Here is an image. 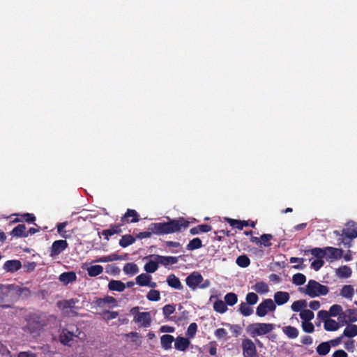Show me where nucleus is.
<instances>
[{
    "instance_id": "nucleus-1",
    "label": "nucleus",
    "mask_w": 357,
    "mask_h": 357,
    "mask_svg": "<svg viewBox=\"0 0 357 357\" xmlns=\"http://www.w3.org/2000/svg\"><path fill=\"white\" fill-rule=\"evenodd\" d=\"M188 224L184 218H179L167 222L153 223L150 225L149 230L155 234H171L178 231L182 228H187Z\"/></svg>"
},
{
    "instance_id": "nucleus-2",
    "label": "nucleus",
    "mask_w": 357,
    "mask_h": 357,
    "mask_svg": "<svg viewBox=\"0 0 357 357\" xmlns=\"http://www.w3.org/2000/svg\"><path fill=\"white\" fill-rule=\"evenodd\" d=\"M298 291L310 298H316L327 295L329 288L314 280H310L306 285L299 287Z\"/></svg>"
},
{
    "instance_id": "nucleus-3",
    "label": "nucleus",
    "mask_w": 357,
    "mask_h": 357,
    "mask_svg": "<svg viewBox=\"0 0 357 357\" xmlns=\"http://www.w3.org/2000/svg\"><path fill=\"white\" fill-rule=\"evenodd\" d=\"M186 285L192 291L197 289H204L211 286V282L208 279H204L198 271L191 273L185 278Z\"/></svg>"
},
{
    "instance_id": "nucleus-4",
    "label": "nucleus",
    "mask_w": 357,
    "mask_h": 357,
    "mask_svg": "<svg viewBox=\"0 0 357 357\" xmlns=\"http://www.w3.org/2000/svg\"><path fill=\"white\" fill-rule=\"evenodd\" d=\"M274 329L275 325L269 323H255L248 326V331L252 337L268 334Z\"/></svg>"
},
{
    "instance_id": "nucleus-5",
    "label": "nucleus",
    "mask_w": 357,
    "mask_h": 357,
    "mask_svg": "<svg viewBox=\"0 0 357 357\" xmlns=\"http://www.w3.org/2000/svg\"><path fill=\"white\" fill-rule=\"evenodd\" d=\"M139 307H135L131 310L134 314V321L140 327L148 328L151 324V315L149 312H138Z\"/></svg>"
},
{
    "instance_id": "nucleus-6",
    "label": "nucleus",
    "mask_w": 357,
    "mask_h": 357,
    "mask_svg": "<svg viewBox=\"0 0 357 357\" xmlns=\"http://www.w3.org/2000/svg\"><path fill=\"white\" fill-rule=\"evenodd\" d=\"M275 309L276 305L273 300L266 298L257 307L256 314L259 317H264L269 312H273Z\"/></svg>"
},
{
    "instance_id": "nucleus-7",
    "label": "nucleus",
    "mask_w": 357,
    "mask_h": 357,
    "mask_svg": "<svg viewBox=\"0 0 357 357\" xmlns=\"http://www.w3.org/2000/svg\"><path fill=\"white\" fill-rule=\"evenodd\" d=\"M10 287L13 301L19 298H26L31 294L29 288L22 285L10 284Z\"/></svg>"
},
{
    "instance_id": "nucleus-8",
    "label": "nucleus",
    "mask_w": 357,
    "mask_h": 357,
    "mask_svg": "<svg viewBox=\"0 0 357 357\" xmlns=\"http://www.w3.org/2000/svg\"><path fill=\"white\" fill-rule=\"evenodd\" d=\"M13 301L10 284L0 285V306L8 307L10 305L6 303Z\"/></svg>"
},
{
    "instance_id": "nucleus-9",
    "label": "nucleus",
    "mask_w": 357,
    "mask_h": 357,
    "mask_svg": "<svg viewBox=\"0 0 357 357\" xmlns=\"http://www.w3.org/2000/svg\"><path fill=\"white\" fill-rule=\"evenodd\" d=\"M243 357H259L255 343L248 338L242 340Z\"/></svg>"
},
{
    "instance_id": "nucleus-10",
    "label": "nucleus",
    "mask_w": 357,
    "mask_h": 357,
    "mask_svg": "<svg viewBox=\"0 0 357 357\" xmlns=\"http://www.w3.org/2000/svg\"><path fill=\"white\" fill-rule=\"evenodd\" d=\"M94 303L97 307L105 309V308H113L117 306L116 300L112 296H105L102 298H97Z\"/></svg>"
},
{
    "instance_id": "nucleus-11",
    "label": "nucleus",
    "mask_w": 357,
    "mask_h": 357,
    "mask_svg": "<svg viewBox=\"0 0 357 357\" xmlns=\"http://www.w3.org/2000/svg\"><path fill=\"white\" fill-rule=\"evenodd\" d=\"M152 277L148 273H142L136 278V283L141 287L147 286L151 288H155L157 284L155 282H152Z\"/></svg>"
},
{
    "instance_id": "nucleus-12",
    "label": "nucleus",
    "mask_w": 357,
    "mask_h": 357,
    "mask_svg": "<svg viewBox=\"0 0 357 357\" xmlns=\"http://www.w3.org/2000/svg\"><path fill=\"white\" fill-rule=\"evenodd\" d=\"M68 247V243L66 240L55 241L51 248V255H58L61 253Z\"/></svg>"
},
{
    "instance_id": "nucleus-13",
    "label": "nucleus",
    "mask_w": 357,
    "mask_h": 357,
    "mask_svg": "<svg viewBox=\"0 0 357 357\" xmlns=\"http://www.w3.org/2000/svg\"><path fill=\"white\" fill-rule=\"evenodd\" d=\"M190 345V340L182 336L177 337L174 340V348L180 351H186Z\"/></svg>"
},
{
    "instance_id": "nucleus-14",
    "label": "nucleus",
    "mask_w": 357,
    "mask_h": 357,
    "mask_svg": "<svg viewBox=\"0 0 357 357\" xmlns=\"http://www.w3.org/2000/svg\"><path fill=\"white\" fill-rule=\"evenodd\" d=\"M273 298L275 305H282L289 301L290 296L287 291H277L275 293Z\"/></svg>"
},
{
    "instance_id": "nucleus-15",
    "label": "nucleus",
    "mask_w": 357,
    "mask_h": 357,
    "mask_svg": "<svg viewBox=\"0 0 357 357\" xmlns=\"http://www.w3.org/2000/svg\"><path fill=\"white\" fill-rule=\"evenodd\" d=\"M77 336V335L74 334L73 332L66 329H63L61 332L59 339L63 344L70 345L71 342L73 340L74 337Z\"/></svg>"
},
{
    "instance_id": "nucleus-16",
    "label": "nucleus",
    "mask_w": 357,
    "mask_h": 357,
    "mask_svg": "<svg viewBox=\"0 0 357 357\" xmlns=\"http://www.w3.org/2000/svg\"><path fill=\"white\" fill-rule=\"evenodd\" d=\"M326 256L331 260H337L342 258V250L333 247H327L326 248Z\"/></svg>"
},
{
    "instance_id": "nucleus-17",
    "label": "nucleus",
    "mask_w": 357,
    "mask_h": 357,
    "mask_svg": "<svg viewBox=\"0 0 357 357\" xmlns=\"http://www.w3.org/2000/svg\"><path fill=\"white\" fill-rule=\"evenodd\" d=\"M22 264L19 260H8L3 264V269L7 272H15L20 269Z\"/></svg>"
},
{
    "instance_id": "nucleus-18",
    "label": "nucleus",
    "mask_w": 357,
    "mask_h": 357,
    "mask_svg": "<svg viewBox=\"0 0 357 357\" xmlns=\"http://www.w3.org/2000/svg\"><path fill=\"white\" fill-rule=\"evenodd\" d=\"M335 275L341 279L349 278L351 276L352 270L348 266H342L335 269Z\"/></svg>"
},
{
    "instance_id": "nucleus-19",
    "label": "nucleus",
    "mask_w": 357,
    "mask_h": 357,
    "mask_svg": "<svg viewBox=\"0 0 357 357\" xmlns=\"http://www.w3.org/2000/svg\"><path fill=\"white\" fill-rule=\"evenodd\" d=\"M77 276L75 272H65L59 275V280L64 284L72 283L76 280Z\"/></svg>"
},
{
    "instance_id": "nucleus-20",
    "label": "nucleus",
    "mask_w": 357,
    "mask_h": 357,
    "mask_svg": "<svg viewBox=\"0 0 357 357\" xmlns=\"http://www.w3.org/2000/svg\"><path fill=\"white\" fill-rule=\"evenodd\" d=\"M174 337L171 335H163L160 337V344L165 350L172 349V344L174 342Z\"/></svg>"
},
{
    "instance_id": "nucleus-21",
    "label": "nucleus",
    "mask_w": 357,
    "mask_h": 357,
    "mask_svg": "<svg viewBox=\"0 0 357 357\" xmlns=\"http://www.w3.org/2000/svg\"><path fill=\"white\" fill-rule=\"evenodd\" d=\"M168 285L176 289H181L183 285L180 280L174 274L169 275L167 278Z\"/></svg>"
},
{
    "instance_id": "nucleus-22",
    "label": "nucleus",
    "mask_w": 357,
    "mask_h": 357,
    "mask_svg": "<svg viewBox=\"0 0 357 357\" xmlns=\"http://www.w3.org/2000/svg\"><path fill=\"white\" fill-rule=\"evenodd\" d=\"M158 259H150L144 265V270L147 273H153L155 272L158 268Z\"/></svg>"
},
{
    "instance_id": "nucleus-23",
    "label": "nucleus",
    "mask_w": 357,
    "mask_h": 357,
    "mask_svg": "<svg viewBox=\"0 0 357 357\" xmlns=\"http://www.w3.org/2000/svg\"><path fill=\"white\" fill-rule=\"evenodd\" d=\"M155 259H158L159 264H161L164 266H167L169 264H174L178 262V257H165V256H160L156 255L155 256Z\"/></svg>"
},
{
    "instance_id": "nucleus-24",
    "label": "nucleus",
    "mask_w": 357,
    "mask_h": 357,
    "mask_svg": "<svg viewBox=\"0 0 357 357\" xmlns=\"http://www.w3.org/2000/svg\"><path fill=\"white\" fill-rule=\"evenodd\" d=\"M108 288L111 291L121 292L125 290L126 285L120 280H111L108 284Z\"/></svg>"
},
{
    "instance_id": "nucleus-25",
    "label": "nucleus",
    "mask_w": 357,
    "mask_h": 357,
    "mask_svg": "<svg viewBox=\"0 0 357 357\" xmlns=\"http://www.w3.org/2000/svg\"><path fill=\"white\" fill-rule=\"evenodd\" d=\"M354 294V287L352 285L350 284L344 285L340 291L341 296L347 299H351Z\"/></svg>"
},
{
    "instance_id": "nucleus-26",
    "label": "nucleus",
    "mask_w": 357,
    "mask_h": 357,
    "mask_svg": "<svg viewBox=\"0 0 357 357\" xmlns=\"http://www.w3.org/2000/svg\"><path fill=\"white\" fill-rule=\"evenodd\" d=\"M123 271L127 275H134L139 272V268L134 263H127L123 266Z\"/></svg>"
},
{
    "instance_id": "nucleus-27",
    "label": "nucleus",
    "mask_w": 357,
    "mask_h": 357,
    "mask_svg": "<svg viewBox=\"0 0 357 357\" xmlns=\"http://www.w3.org/2000/svg\"><path fill=\"white\" fill-rule=\"evenodd\" d=\"M307 306V303L306 300L301 299L294 301L291 306L292 311L294 312H300Z\"/></svg>"
},
{
    "instance_id": "nucleus-28",
    "label": "nucleus",
    "mask_w": 357,
    "mask_h": 357,
    "mask_svg": "<svg viewBox=\"0 0 357 357\" xmlns=\"http://www.w3.org/2000/svg\"><path fill=\"white\" fill-rule=\"evenodd\" d=\"M282 331L289 338L291 339H294L298 335V329L294 326H284L282 328Z\"/></svg>"
},
{
    "instance_id": "nucleus-29",
    "label": "nucleus",
    "mask_w": 357,
    "mask_h": 357,
    "mask_svg": "<svg viewBox=\"0 0 357 357\" xmlns=\"http://www.w3.org/2000/svg\"><path fill=\"white\" fill-rule=\"evenodd\" d=\"M324 329L328 331H335L340 328V324L335 320L326 319L324 321Z\"/></svg>"
},
{
    "instance_id": "nucleus-30",
    "label": "nucleus",
    "mask_w": 357,
    "mask_h": 357,
    "mask_svg": "<svg viewBox=\"0 0 357 357\" xmlns=\"http://www.w3.org/2000/svg\"><path fill=\"white\" fill-rule=\"evenodd\" d=\"M240 313L245 317L250 316L253 313V309L250 305L245 302H242L239 305Z\"/></svg>"
},
{
    "instance_id": "nucleus-31",
    "label": "nucleus",
    "mask_w": 357,
    "mask_h": 357,
    "mask_svg": "<svg viewBox=\"0 0 357 357\" xmlns=\"http://www.w3.org/2000/svg\"><path fill=\"white\" fill-rule=\"evenodd\" d=\"M89 276L95 277L101 274L103 271V267L100 265H93L86 268Z\"/></svg>"
},
{
    "instance_id": "nucleus-32",
    "label": "nucleus",
    "mask_w": 357,
    "mask_h": 357,
    "mask_svg": "<svg viewBox=\"0 0 357 357\" xmlns=\"http://www.w3.org/2000/svg\"><path fill=\"white\" fill-rule=\"evenodd\" d=\"M130 217L132 218V219L130 221V222H137L139 220L138 213H137L136 211L132 210V209H128L127 212L126 213L124 216L122 218L121 220L122 221L126 220V221L129 222L128 218Z\"/></svg>"
},
{
    "instance_id": "nucleus-33",
    "label": "nucleus",
    "mask_w": 357,
    "mask_h": 357,
    "mask_svg": "<svg viewBox=\"0 0 357 357\" xmlns=\"http://www.w3.org/2000/svg\"><path fill=\"white\" fill-rule=\"evenodd\" d=\"M252 289L259 294H266L269 291L268 286L264 282H257L253 287Z\"/></svg>"
},
{
    "instance_id": "nucleus-34",
    "label": "nucleus",
    "mask_w": 357,
    "mask_h": 357,
    "mask_svg": "<svg viewBox=\"0 0 357 357\" xmlns=\"http://www.w3.org/2000/svg\"><path fill=\"white\" fill-rule=\"evenodd\" d=\"M26 227L24 225H19L16 227H15L12 231L11 235L16 237H22L26 236L27 235L25 233Z\"/></svg>"
},
{
    "instance_id": "nucleus-35",
    "label": "nucleus",
    "mask_w": 357,
    "mask_h": 357,
    "mask_svg": "<svg viewBox=\"0 0 357 357\" xmlns=\"http://www.w3.org/2000/svg\"><path fill=\"white\" fill-rule=\"evenodd\" d=\"M306 282V277L303 273H296L292 277V283L296 286H301Z\"/></svg>"
},
{
    "instance_id": "nucleus-36",
    "label": "nucleus",
    "mask_w": 357,
    "mask_h": 357,
    "mask_svg": "<svg viewBox=\"0 0 357 357\" xmlns=\"http://www.w3.org/2000/svg\"><path fill=\"white\" fill-rule=\"evenodd\" d=\"M356 335H357V326H356V325L347 326L343 332V336H345L347 337H354Z\"/></svg>"
},
{
    "instance_id": "nucleus-37",
    "label": "nucleus",
    "mask_w": 357,
    "mask_h": 357,
    "mask_svg": "<svg viewBox=\"0 0 357 357\" xmlns=\"http://www.w3.org/2000/svg\"><path fill=\"white\" fill-rule=\"evenodd\" d=\"M331 350V345L328 342L321 343L317 348V352L322 356L326 355Z\"/></svg>"
},
{
    "instance_id": "nucleus-38",
    "label": "nucleus",
    "mask_w": 357,
    "mask_h": 357,
    "mask_svg": "<svg viewBox=\"0 0 357 357\" xmlns=\"http://www.w3.org/2000/svg\"><path fill=\"white\" fill-rule=\"evenodd\" d=\"M299 316L302 319V321H311L314 317L313 312L307 309H305L301 311Z\"/></svg>"
},
{
    "instance_id": "nucleus-39",
    "label": "nucleus",
    "mask_w": 357,
    "mask_h": 357,
    "mask_svg": "<svg viewBox=\"0 0 357 357\" xmlns=\"http://www.w3.org/2000/svg\"><path fill=\"white\" fill-rule=\"evenodd\" d=\"M213 309L219 313H224L227 310V307L224 301L218 300L213 304Z\"/></svg>"
},
{
    "instance_id": "nucleus-40",
    "label": "nucleus",
    "mask_w": 357,
    "mask_h": 357,
    "mask_svg": "<svg viewBox=\"0 0 357 357\" xmlns=\"http://www.w3.org/2000/svg\"><path fill=\"white\" fill-rule=\"evenodd\" d=\"M202 246V241L199 238H195L187 245L188 250H194L200 248Z\"/></svg>"
},
{
    "instance_id": "nucleus-41",
    "label": "nucleus",
    "mask_w": 357,
    "mask_h": 357,
    "mask_svg": "<svg viewBox=\"0 0 357 357\" xmlns=\"http://www.w3.org/2000/svg\"><path fill=\"white\" fill-rule=\"evenodd\" d=\"M290 263L294 264V263H298V265H294L292 266V268L296 270H303L305 267V266L303 264L304 261L303 258H298V257H291L289 259Z\"/></svg>"
},
{
    "instance_id": "nucleus-42",
    "label": "nucleus",
    "mask_w": 357,
    "mask_h": 357,
    "mask_svg": "<svg viewBox=\"0 0 357 357\" xmlns=\"http://www.w3.org/2000/svg\"><path fill=\"white\" fill-rule=\"evenodd\" d=\"M135 242V238L130 235H125L119 241V245L126 248L130 245H132Z\"/></svg>"
},
{
    "instance_id": "nucleus-43",
    "label": "nucleus",
    "mask_w": 357,
    "mask_h": 357,
    "mask_svg": "<svg viewBox=\"0 0 357 357\" xmlns=\"http://www.w3.org/2000/svg\"><path fill=\"white\" fill-rule=\"evenodd\" d=\"M197 331V325L196 323H191L186 331V336L190 340L195 337Z\"/></svg>"
},
{
    "instance_id": "nucleus-44",
    "label": "nucleus",
    "mask_w": 357,
    "mask_h": 357,
    "mask_svg": "<svg viewBox=\"0 0 357 357\" xmlns=\"http://www.w3.org/2000/svg\"><path fill=\"white\" fill-rule=\"evenodd\" d=\"M225 301L226 304L233 306L237 303L238 298L234 293H228L225 296Z\"/></svg>"
},
{
    "instance_id": "nucleus-45",
    "label": "nucleus",
    "mask_w": 357,
    "mask_h": 357,
    "mask_svg": "<svg viewBox=\"0 0 357 357\" xmlns=\"http://www.w3.org/2000/svg\"><path fill=\"white\" fill-rule=\"evenodd\" d=\"M245 301L248 304L253 305L258 302L259 297L255 293L250 292L246 295Z\"/></svg>"
},
{
    "instance_id": "nucleus-46",
    "label": "nucleus",
    "mask_w": 357,
    "mask_h": 357,
    "mask_svg": "<svg viewBox=\"0 0 357 357\" xmlns=\"http://www.w3.org/2000/svg\"><path fill=\"white\" fill-rule=\"evenodd\" d=\"M121 231V229L119 226H114L111 227L109 229L104 230L102 231L103 236H105V238L108 239L109 236H111L114 234H119Z\"/></svg>"
},
{
    "instance_id": "nucleus-47",
    "label": "nucleus",
    "mask_w": 357,
    "mask_h": 357,
    "mask_svg": "<svg viewBox=\"0 0 357 357\" xmlns=\"http://www.w3.org/2000/svg\"><path fill=\"white\" fill-rule=\"evenodd\" d=\"M146 298L151 301H158L160 299V294L159 291L153 289L149 291Z\"/></svg>"
},
{
    "instance_id": "nucleus-48",
    "label": "nucleus",
    "mask_w": 357,
    "mask_h": 357,
    "mask_svg": "<svg viewBox=\"0 0 357 357\" xmlns=\"http://www.w3.org/2000/svg\"><path fill=\"white\" fill-rule=\"evenodd\" d=\"M310 253L318 259H322L326 256V248H315L310 250Z\"/></svg>"
},
{
    "instance_id": "nucleus-49",
    "label": "nucleus",
    "mask_w": 357,
    "mask_h": 357,
    "mask_svg": "<svg viewBox=\"0 0 357 357\" xmlns=\"http://www.w3.org/2000/svg\"><path fill=\"white\" fill-rule=\"evenodd\" d=\"M236 264L241 267H247L250 264V259L245 255H241L236 259Z\"/></svg>"
},
{
    "instance_id": "nucleus-50",
    "label": "nucleus",
    "mask_w": 357,
    "mask_h": 357,
    "mask_svg": "<svg viewBox=\"0 0 357 357\" xmlns=\"http://www.w3.org/2000/svg\"><path fill=\"white\" fill-rule=\"evenodd\" d=\"M342 312V307L341 305L335 304L333 305L329 310L330 316L336 317Z\"/></svg>"
},
{
    "instance_id": "nucleus-51",
    "label": "nucleus",
    "mask_w": 357,
    "mask_h": 357,
    "mask_svg": "<svg viewBox=\"0 0 357 357\" xmlns=\"http://www.w3.org/2000/svg\"><path fill=\"white\" fill-rule=\"evenodd\" d=\"M301 326L302 329L305 333H313L314 331V326L313 324L310 322V321H302Z\"/></svg>"
},
{
    "instance_id": "nucleus-52",
    "label": "nucleus",
    "mask_w": 357,
    "mask_h": 357,
    "mask_svg": "<svg viewBox=\"0 0 357 357\" xmlns=\"http://www.w3.org/2000/svg\"><path fill=\"white\" fill-rule=\"evenodd\" d=\"M214 334L215 337L219 340H226L228 335L227 331L222 328L215 330Z\"/></svg>"
},
{
    "instance_id": "nucleus-53",
    "label": "nucleus",
    "mask_w": 357,
    "mask_h": 357,
    "mask_svg": "<svg viewBox=\"0 0 357 357\" xmlns=\"http://www.w3.org/2000/svg\"><path fill=\"white\" fill-rule=\"evenodd\" d=\"M273 238L271 234H263L261 236L260 244H263L265 247H269L271 245V241Z\"/></svg>"
},
{
    "instance_id": "nucleus-54",
    "label": "nucleus",
    "mask_w": 357,
    "mask_h": 357,
    "mask_svg": "<svg viewBox=\"0 0 357 357\" xmlns=\"http://www.w3.org/2000/svg\"><path fill=\"white\" fill-rule=\"evenodd\" d=\"M103 316V318L107 320L114 319L118 317L117 312H109L107 310H105L101 314Z\"/></svg>"
},
{
    "instance_id": "nucleus-55",
    "label": "nucleus",
    "mask_w": 357,
    "mask_h": 357,
    "mask_svg": "<svg viewBox=\"0 0 357 357\" xmlns=\"http://www.w3.org/2000/svg\"><path fill=\"white\" fill-rule=\"evenodd\" d=\"M66 225L67 222L59 223L57 225V231L59 233V234L63 238H67V236L66 235V231L65 230V227H66Z\"/></svg>"
},
{
    "instance_id": "nucleus-56",
    "label": "nucleus",
    "mask_w": 357,
    "mask_h": 357,
    "mask_svg": "<svg viewBox=\"0 0 357 357\" xmlns=\"http://www.w3.org/2000/svg\"><path fill=\"white\" fill-rule=\"evenodd\" d=\"M324 265V261L321 259H317L314 260L311 263V268L315 271H318Z\"/></svg>"
},
{
    "instance_id": "nucleus-57",
    "label": "nucleus",
    "mask_w": 357,
    "mask_h": 357,
    "mask_svg": "<svg viewBox=\"0 0 357 357\" xmlns=\"http://www.w3.org/2000/svg\"><path fill=\"white\" fill-rule=\"evenodd\" d=\"M228 326L235 337H237L241 333V327L238 325H231L229 324H226Z\"/></svg>"
},
{
    "instance_id": "nucleus-58",
    "label": "nucleus",
    "mask_w": 357,
    "mask_h": 357,
    "mask_svg": "<svg viewBox=\"0 0 357 357\" xmlns=\"http://www.w3.org/2000/svg\"><path fill=\"white\" fill-rule=\"evenodd\" d=\"M346 314L349 316V320L350 322H354L357 321V312L354 310H347L346 311Z\"/></svg>"
},
{
    "instance_id": "nucleus-59",
    "label": "nucleus",
    "mask_w": 357,
    "mask_h": 357,
    "mask_svg": "<svg viewBox=\"0 0 357 357\" xmlns=\"http://www.w3.org/2000/svg\"><path fill=\"white\" fill-rule=\"evenodd\" d=\"M175 311V307L172 305H166L163 307V314L165 317H168Z\"/></svg>"
},
{
    "instance_id": "nucleus-60",
    "label": "nucleus",
    "mask_w": 357,
    "mask_h": 357,
    "mask_svg": "<svg viewBox=\"0 0 357 357\" xmlns=\"http://www.w3.org/2000/svg\"><path fill=\"white\" fill-rule=\"evenodd\" d=\"M227 220L231 226L234 227L238 229H243L242 221L233 219H228Z\"/></svg>"
},
{
    "instance_id": "nucleus-61",
    "label": "nucleus",
    "mask_w": 357,
    "mask_h": 357,
    "mask_svg": "<svg viewBox=\"0 0 357 357\" xmlns=\"http://www.w3.org/2000/svg\"><path fill=\"white\" fill-rule=\"evenodd\" d=\"M317 316L319 319L324 320L329 319L328 317L330 316L329 311L321 310L318 312Z\"/></svg>"
},
{
    "instance_id": "nucleus-62",
    "label": "nucleus",
    "mask_w": 357,
    "mask_h": 357,
    "mask_svg": "<svg viewBox=\"0 0 357 357\" xmlns=\"http://www.w3.org/2000/svg\"><path fill=\"white\" fill-rule=\"evenodd\" d=\"M308 305L311 310H317L320 307L321 304L318 301H312L309 303Z\"/></svg>"
},
{
    "instance_id": "nucleus-63",
    "label": "nucleus",
    "mask_w": 357,
    "mask_h": 357,
    "mask_svg": "<svg viewBox=\"0 0 357 357\" xmlns=\"http://www.w3.org/2000/svg\"><path fill=\"white\" fill-rule=\"evenodd\" d=\"M333 357H348V355L344 350L340 349L333 353Z\"/></svg>"
},
{
    "instance_id": "nucleus-64",
    "label": "nucleus",
    "mask_w": 357,
    "mask_h": 357,
    "mask_svg": "<svg viewBox=\"0 0 357 357\" xmlns=\"http://www.w3.org/2000/svg\"><path fill=\"white\" fill-rule=\"evenodd\" d=\"M301 342L305 345H310L312 343V338L308 335L304 336L301 338Z\"/></svg>"
}]
</instances>
